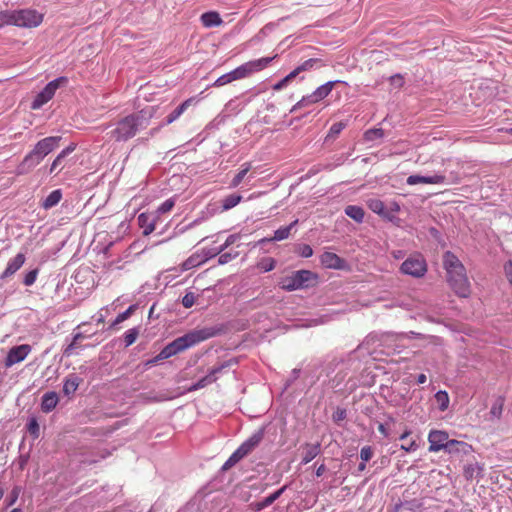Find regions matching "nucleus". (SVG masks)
I'll return each instance as SVG.
<instances>
[{"label":"nucleus","instance_id":"nucleus-1","mask_svg":"<svg viewBox=\"0 0 512 512\" xmlns=\"http://www.w3.org/2000/svg\"><path fill=\"white\" fill-rule=\"evenodd\" d=\"M443 266L447 272V281L456 295L462 298L469 297L471 293L470 282L466 275V269L457 256L450 251L445 252Z\"/></svg>","mask_w":512,"mask_h":512},{"label":"nucleus","instance_id":"nucleus-2","mask_svg":"<svg viewBox=\"0 0 512 512\" xmlns=\"http://www.w3.org/2000/svg\"><path fill=\"white\" fill-rule=\"evenodd\" d=\"M151 115L146 117L145 111L127 115L115 123V127L108 133L116 142H126L135 137L140 129L149 125Z\"/></svg>","mask_w":512,"mask_h":512},{"label":"nucleus","instance_id":"nucleus-3","mask_svg":"<svg viewBox=\"0 0 512 512\" xmlns=\"http://www.w3.org/2000/svg\"><path fill=\"white\" fill-rule=\"evenodd\" d=\"M212 336L213 333L206 329L189 332L166 345L155 357L154 361L168 359Z\"/></svg>","mask_w":512,"mask_h":512},{"label":"nucleus","instance_id":"nucleus-4","mask_svg":"<svg viewBox=\"0 0 512 512\" xmlns=\"http://www.w3.org/2000/svg\"><path fill=\"white\" fill-rule=\"evenodd\" d=\"M60 140L61 137L59 136H50L38 141L18 166L17 173H26L28 170L37 166L49 153L59 146Z\"/></svg>","mask_w":512,"mask_h":512},{"label":"nucleus","instance_id":"nucleus-5","mask_svg":"<svg viewBox=\"0 0 512 512\" xmlns=\"http://www.w3.org/2000/svg\"><path fill=\"white\" fill-rule=\"evenodd\" d=\"M317 279L318 275L310 270H298L289 276L283 277L279 285L285 291H295L313 286Z\"/></svg>","mask_w":512,"mask_h":512},{"label":"nucleus","instance_id":"nucleus-6","mask_svg":"<svg viewBox=\"0 0 512 512\" xmlns=\"http://www.w3.org/2000/svg\"><path fill=\"white\" fill-rule=\"evenodd\" d=\"M275 57H263L248 61L231 71L233 80H240L251 76L255 72L264 70Z\"/></svg>","mask_w":512,"mask_h":512},{"label":"nucleus","instance_id":"nucleus-7","mask_svg":"<svg viewBox=\"0 0 512 512\" xmlns=\"http://www.w3.org/2000/svg\"><path fill=\"white\" fill-rule=\"evenodd\" d=\"M275 57H263L248 61L231 71L233 80H240L251 76L255 72L264 70Z\"/></svg>","mask_w":512,"mask_h":512},{"label":"nucleus","instance_id":"nucleus-8","mask_svg":"<svg viewBox=\"0 0 512 512\" xmlns=\"http://www.w3.org/2000/svg\"><path fill=\"white\" fill-rule=\"evenodd\" d=\"M339 83V81H328L325 84L316 88L311 94L303 96L301 100H299L291 109V112H294L298 109L307 107L309 105L320 102L325 99L333 90L335 85Z\"/></svg>","mask_w":512,"mask_h":512},{"label":"nucleus","instance_id":"nucleus-9","mask_svg":"<svg viewBox=\"0 0 512 512\" xmlns=\"http://www.w3.org/2000/svg\"><path fill=\"white\" fill-rule=\"evenodd\" d=\"M12 12V25L25 28L39 26L43 21V15L36 10L22 9Z\"/></svg>","mask_w":512,"mask_h":512},{"label":"nucleus","instance_id":"nucleus-10","mask_svg":"<svg viewBox=\"0 0 512 512\" xmlns=\"http://www.w3.org/2000/svg\"><path fill=\"white\" fill-rule=\"evenodd\" d=\"M400 271L405 275L421 278L427 272V264L422 255L414 254L402 263Z\"/></svg>","mask_w":512,"mask_h":512},{"label":"nucleus","instance_id":"nucleus-11","mask_svg":"<svg viewBox=\"0 0 512 512\" xmlns=\"http://www.w3.org/2000/svg\"><path fill=\"white\" fill-rule=\"evenodd\" d=\"M67 82L66 77H59L51 82H49L41 92H39L33 102L31 103V109L38 110L40 109L44 104H46L48 101H50L57 89L60 87L61 84H64Z\"/></svg>","mask_w":512,"mask_h":512},{"label":"nucleus","instance_id":"nucleus-12","mask_svg":"<svg viewBox=\"0 0 512 512\" xmlns=\"http://www.w3.org/2000/svg\"><path fill=\"white\" fill-rule=\"evenodd\" d=\"M427 439L429 443L428 451L432 453H437L441 450L446 451L451 441L448 432L437 429L430 430Z\"/></svg>","mask_w":512,"mask_h":512},{"label":"nucleus","instance_id":"nucleus-13","mask_svg":"<svg viewBox=\"0 0 512 512\" xmlns=\"http://www.w3.org/2000/svg\"><path fill=\"white\" fill-rule=\"evenodd\" d=\"M31 351L32 347L29 344H21L12 347L4 359V366L6 368H10L15 364L24 361Z\"/></svg>","mask_w":512,"mask_h":512},{"label":"nucleus","instance_id":"nucleus-14","mask_svg":"<svg viewBox=\"0 0 512 512\" xmlns=\"http://www.w3.org/2000/svg\"><path fill=\"white\" fill-rule=\"evenodd\" d=\"M263 438L262 432H257L243 442L231 455L238 463L242 458L254 450Z\"/></svg>","mask_w":512,"mask_h":512},{"label":"nucleus","instance_id":"nucleus-15","mask_svg":"<svg viewBox=\"0 0 512 512\" xmlns=\"http://www.w3.org/2000/svg\"><path fill=\"white\" fill-rule=\"evenodd\" d=\"M320 262L325 268L341 270L346 267L344 259L333 252H324L320 257Z\"/></svg>","mask_w":512,"mask_h":512},{"label":"nucleus","instance_id":"nucleus-16","mask_svg":"<svg viewBox=\"0 0 512 512\" xmlns=\"http://www.w3.org/2000/svg\"><path fill=\"white\" fill-rule=\"evenodd\" d=\"M228 364H222L221 366L215 367L210 370V372L204 376L203 378L199 379L195 384L190 386L188 388V391H196L198 389H202L206 387L207 385H210L214 383L217 380V374L222 371L223 368L227 367Z\"/></svg>","mask_w":512,"mask_h":512},{"label":"nucleus","instance_id":"nucleus-17","mask_svg":"<svg viewBox=\"0 0 512 512\" xmlns=\"http://www.w3.org/2000/svg\"><path fill=\"white\" fill-rule=\"evenodd\" d=\"M408 185L416 184H444L446 182L445 175L435 174L432 176L410 175L406 180Z\"/></svg>","mask_w":512,"mask_h":512},{"label":"nucleus","instance_id":"nucleus-18","mask_svg":"<svg viewBox=\"0 0 512 512\" xmlns=\"http://www.w3.org/2000/svg\"><path fill=\"white\" fill-rule=\"evenodd\" d=\"M474 451L473 446L467 442L451 439L446 453L450 455H469Z\"/></svg>","mask_w":512,"mask_h":512},{"label":"nucleus","instance_id":"nucleus-19","mask_svg":"<svg viewBox=\"0 0 512 512\" xmlns=\"http://www.w3.org/2000/svg\"><path fill=\"white\" fill-rule=\"evenodd\" d=\"M138 225L141 229H143V235L148 236L154 230L157 222V217L150 213H141L138 218Z\"/></svg>","mask_w":512,"mask_h":512},{"label":"nucleus","instance_id":"nucleus-20","mask_svg":"<svg viewBox=\"0 0 512 512\" xmlns=\"http://www.w3.org/2000/svg\"><path fill=\"white\" fill-rule=\"evenodd\" d=\"M286 488L287 486H283L263 500L251 503L250 508L255 512L262 511L266 507L272 505L283 494Z\"/></svg>","mask_w":512,"mask_h":512},{"label":"nucleus","instance_id":"nucleus-21","mask_svg":"<svg viewBox=\"0 0 512 512\" xmlns=\"http://www.w3.org/2000/svg\"><path fill=\"white\" fill-rule=\"evenodd\" d=\"M26 257L24 253H18L14 258L10 259L3 272L2 277H10L15 274L25 263Z\"/></svg>","mask_w":512,"mask_h":512},{"label":"nucleus","instance_id":"nucleus-22","mask_svg":"<svg viewBox=\"0 0 512 512\" xmlns=\"http://www.w3.org/2000/svg\"><path fill=\"white\" fill-rule=\"evenodd\" d=\"M74 150H75L74 145H70V146L66 147L65 149H63L57 155V157L54 159V161L52 162L51 167H50V173L58 174V172H60L64 168L63 162H64L65 158L70 153H72Z\"/></svg>","mask_w":512,"mask_h":512},{"label":"nucleus","instance_id":"nucleus-23","mask_svg":"<svg viewBox=\"0 0 512 512\" xmlns=\"http://www.w3.org/2000/svg\"><path fill=\"white\" fill-rule=\"evenodd\" d=\"M59 401L56 392H47L42 397L41 410L45 413L51 412L57 406Z\"/></svg>","mask_w":512,"mask_h":512},{"label":"nucleus","instance_id":"nucleus-24","mask_svg":"<svg viewBox=\"0 0 512 512\" xmlns=\"http://www.w3.org/2000/svg\"><path fill=\"white\" fill-rule=\"evenodd\" d=\"M201 23L204 27L220 26L223 21L219 13L216 11L205 12L200 17Z\"/></svg>","mask_w":512,"mask_h":512},{"label":"nucleus","instance_id":"nucleus-25","mask_svg":"<svg viewBox=\"0 0 512 512\" xmlns=\"http://www.w3.org/2000/svg\"><path fill=\"white\" fill-rule=\"evenodd\" d=\"M209 258H210V256H206L205 258H202L201 254L194 253L181 264V270L187 271L192 268L198 267L201 264L205 263Z\"/></svg>","mask_w":512,"mask_h":512},{"label":"nucleus","instance_id":"nucleus-26","mask_svg":"<svg viewBox=\"0 0 512 512\" xmlns=\"http://www.w3.org/2000/svg\"><path fill=\"white\" fill-rule=\"evenodd\" d=\"M195 98L191 97L185 100L181 105H179L174 111H172L166 119L167 124H171L175 120H177L185 111L187 108H189L192 104H194Z\"/></svg>","mask_w":512,"mask_h":512},{"label":"nucleus","instance_id":"nucleus-27","mask_svg":"<svg viewBox=\"0 0 512 512\" xmlns=\"http://www.w3.org/2000/svg\"><path fill=\"white\" fill-rule=\"evenodd\" d=\"M367 206L374 213H376L384 218L390 219V215L385 208V204L380 199L372 198V199L367 200Z\"/></svg>","mask_w":512,"mask_h":512},{"label":"nucleus","instance_id":"nucleus-28","mask_svg":"<svg viewBox=\"0 0 512 512\" xmlns=\"http://www.w3.org/2000/svg\"><path fill=\"white\" fill-rule=\"evenodd\" d=\"M298 223V220H295L294 222H292L290 225L288 226H285V227H281L279 229H277L274 233V236L272 238H269V239H262L261 242H266V241H281V240H285L287 239L289 236H290V233H291V229L293 226H295L296 224Z\"/></svg>","mask_w":512,"mask_h":512},{"label":"nucleus","instance_id":"nucleus-29","mask_svg":"<svg viewBox=\"0 0 512 512\" xmlns=\"http://www.w3.org/2000/svg\"><path fill=\"white\" fill-rule=\"evenodd\" d=\"M62 199V192L60 189L52 191L42 202L41 206L44 209H50L56 206Z\"/></svg>","mask_w":512,"mask_h":512},{"label":"nucleus","instance_id":"nucleus-30","mask_svg":"<svg viewBox=\"0 0 512 512\" xmlns=\"http://www.w3.org/2000/svg\"><path fill=\"white\" fill-rule=\"evenodd\" d=\"M345 214L352 218L354 221L361 223L363 222L365 212L362 207L357 205H348L345 208Z\"/></svg>","mask_w":512,"mask_h":512},{"label":"nucleus","instance_id":"nucleus-31","mask_svg":"<svg viewBox=\"0 0 512 512\" xmlns=\"http://www.w3.org/2000/svg\"><path fill=\"white\" fill-rule=\"evenodd\" d=\"M320 453V444H307L303 453L302 463L308 464Z\"/></svg>","mask_w":512,"mask_h":512},{"label":"nucleus","instance_id":"nucleus-32","mask_svg":"<svg viewBox=\"0 0 512 512\" xmlns=\"http://www.w3.org/2000/svg\"><path fill=\"white\" fill-rule=\"evenodd\" d=\"M322 64V61L318 58H310L304 61L301 65L297 66L292 73L295 74V77L299 75L301 72L309 71L314 68L317 64Z\"/></svg>","mask_w":512,"mask_h":512},{"label":"nucleus","instance_id":"nucleus-33","mask_svg":"<svg viewBox=\"0 0 512 512\" xmlns=\"http://www.w3.org/2000/svg\"><path fill=\"white\" fill-rule=\"evenodd\" d=\"M482 470L483 467L479 463H469L464 466L463 475L466 480H472L475 477V474L482 472Z\"/></svg>","mask_w":512,"mask_h":512},{"label":"nucleus","instance_id":"nucleus-34","mask_svg":"<svg viewBox=\"0 0 512 512\" xmlns=\"http://www.w3.org/2000/svg\"><path fill=\"white\" fill-rule=\"evenodd\" d=\"M252 165L250 162L244 163L241 170L234 176L231 181V187L235 188L240 185L246 174L251 170Z\"/></svg>","mask_w":512,"mask_h":512},{"label":"nucleus","instance_id":"nucleus-35","mask_svg":"<svg viewBox=\"0 0 512 512\" xmlns=\"http://www.w3.org/2000/svg\"><path fill=\"white\" fill-rule=\"evenodd\" d=\"M79 378L78 377H69L65 380L64 382V385H63V392L64 394L66 395H70V394H73L78 386H79Z\"/></svg>","mask_w":512,"mask_h":512},{"label":"nucleus","instance_id":"nucleus-36","mask_svg":"<svg viewBox=\"0 0 512 512\" xmlns=\"http://www.w3.org/2000/svg\"><path fill=\"white\" fill-rule=\"evenodd\" d=\"M242 200V197L237 194H231L225 197L222 201V208L223 210H229L233 207H235L237 204L240 203Z\"/></svg>","mask_w":512,"mask_h":512},{"label":"nucleus","instance_id":"nucleus-37","mask_svg":"<svg viewBox=\"0 0 512 512\" xmlns=\"http://www.w3.org/2000/svg\"><path fill=\"white\" fill-rule=\"evenodd\" d=\"M435 399H436V402L438 403L439 405V409L441 411H445L448 409V406H449V395L446 391H438L436 394H435Z\"/></svg>","mask_w":512,"mask_h":512},{"label":"nucleus","instance_id":"nucleus-38","mask_svg":"<svg viewBox=\"0 0 512 512\" xmlns=\"http://www.w3.org/2000/svg\"><path fill=\"white\" fill-rule=\"evenodd\" d=\"M275 264L272 257H264L257 263V268L262 272H269L275 268Z\"/></svg>","mask_w":512,"mask_h":512},{"label":"nucleus","instance_id":"nucleus-39","mask_svg":"<svg viewBox=\"0 0 512 512\" xmlns=\"http://www.w3.org/2000/svg\"><path fill=\"white\" fill-rule=\"evenodd\" d=\"M135 310H136V305L129 306L126 311L120 313L115 318V320L111 324V327L113 328V327L117 326L118 324L122 323L123 321L127 320L134 313Z\"/></svg>","mask_w":512,"mask_h":512},{"label":"nucleus","instance_id":"nucleus-40","mask_svg":"<svg viewBox=\"0 0 512 512\" xmlns=\"http://www.w3.org/2000/svg\"><path fill=\"white\" fill-rule=\"evenodd\" d=\"M139 335V329L138 328H131L127 330L124 334V342L125 346H131L137 339Z\"/></svg>","mask_w":512,"mask_h":512},{"label":"nucleus","instance_id":"nucleus-41","mask_svg":"<svg viewBox=\"0 0 512 512\" xmlns=\"http://www.w3.org/2000/svg\"><path fill=\"white\" fill-rule=\"evenodd\" d=\"M384 131L381 128L369 129L364 133V138L367 141H374L375 139L382 138Z\"/></svg>","mask_w":512,"mask_h":512},{"label":"nucleus","instance_id":"nucleus-42","mask_svg":"<svg viewBox=\"0 0 512 512\" xmlns=\"http://www.w3.org/2000/svg\"><path fill=\"white\" fill-rule=\"evenodd\" d=\"M233 81L234 80H233V77H232V74L230 71L229 73H226V74L220 76L219 78H217L216 81L212 84V86L213 87H221V86L229 84Z\"/></svg>","mask_w":512,"mask_h":512},{"label":"nucleus","instance_id":"nucleus-43","mask_svg":"<svg viewBox=\"0 0 512 512\" xmlns=\"http://www.w3.org/2000/svg\"><path fill=\"white\" fill-rule=\"evenodd\" d=\"M20 493H21V488L19 486H15L11 490L9 496L6 498L7 507L14 505V503L19 498Z\"/></svg>","mask_w":512,"mask_h":512},{"label":"nucleus","instance_id":"nucleus-44","mask_svg":"<svg viewBox=\"0 0 512 512\" xmlns=\"http://www.w3.org/2000/svg\"><path fill=\"white\" fill-rule=\"evenodd\" d=\"M296 252L303 258H309L313 255V249L308 244L298 245Z\"/></svg>","mask_w":512,"mask_h":512},{"label":"nucleus","instance_id":"nucleus-45","mask_svg":"<svg viewBox=\"0 0 512 512\" xmlns=\"http://www.w3.org/2000/svg\"><path fill=\"white\" fill-rule=\"evenodd\" d=\"M295 77V74L290 72L286 77H284L282 80H280L279 82H277L274 86H273V89L276 90V91H279L281 89H283L284 87H286Z\"/></svg>","mask_w":512,"mask_h":512},{"label":"nucleus","instance_id":"nucleus-46","mask_svg":"<svg viewBox=\"0 0 512 512\" xmlns=\"http://www.w3.org/2000/svg\"><path fill=\"white\" fill-rule=\"evenodd\" d=\"M346 124L343 122L334 123L328 132L327 137H336L345 128Z\"/></svg>","mask_w":512,"mask_h":512},{"label":"nucleus","instance_id":"nucleus-47","mask_svg":"<svg viewBox=\"0 0 512 512\" xmlns=\"http://www.w3.org/2000/svg\"><path fill=\"white\" fill-rule=\"evenodd\" d=\"M37 275H38V269H34V270H31L28 273H26V275L24 276V280H23L24 285H26V286L33 285L37 279Z\"/></svg>","mask_w":512,"mask_h":512},{"label":"nucleus","instance_id":"nucleus-48","mask_svg":"<svg viewBox=\"0 0 512 512\" xmlns=\"http://www.w3.org/2000/svg\"><path fill=\"white\" fill-rule=\"evenodd\" d=\"M5 25H12V12L11 11H1L0 12V28Z\"/></svg>","mask_w":512,"mask_h":512},{"label":"nucleus","instance_id":"nucleus-49","mask_svg":"<svg viewBox=\"0 0 512 512\" xmlns=\"http://www.w3.org/2000/svg\"><path fill=\"white\" fill-rule=\"evenodd\" d=\"M373 449L370 446H364L362 447L360 451V458L362 461L367 462L373 457Z\"/></svg>","mask_w":512,"mask_h":512},{"label":"nucleus","instance_id":"nucleus-50","mask_svg":"<svg viewBox=\"0 0 512 512\" xmlns=\"http://www.w3.org/2000/svg\"><path fill=\"white\" fill-rule=\"evenodd\" d=\"M401 506L408 511H416L422 507V504L418 501H405L401 503Z\"/></svg>","mask_w":512,"mask_h":512},{"label":"nucleus","instance_id":"nucleus-51","mask_svg":"<svg viewBox=\"0 0 512 512\" xmlns=\"http://www.w3.org/2000/svg\"><path fill=\"white\" fill-rule=\"evenodd\" d=\"M195 295L192 292L186 293L184 297L182 298V304L185 308H190L195 303Z\"/></svg>","mask_w":512,"mask_h":512},{"label":"nucleus","instance_id":"nucleus-52","mask_svg":"<svg viewBox=\"0 0 512 512\" xmlns=\"http://www.w3.org/2000/svg\"><path fill=\"white\" fill-rule=\"evenodd\" d=\"M28 431L31 435L34 436V438H38L39 436V425L36 421V419H31L28 424Z\"/></svg>","mask_w":512,"mask_h":512},{"label":"nucleus","instance_id":"nucleus-53","mask_svg":"<svg viewBox=\"0 0 512 512\" xmlns=\"http://www.w3.org/2000/svg\"><path fill=\"white\" fill-rule=\"evenodd\" d=\"M175 205V202L172 200V199H168L166 200L165 202H163L159 208H158V212L159 213H166V212H169L170 210H172V208L174 207Z\"/></svg>","mask_w":512,"mask_h":512},{"label":"nucleus","instance_id":"nucleus-54","mask_svg":"<svg viewBox=\"0 0 512 512\" xmlns=\"http://www.w3.org/2000/svg\"><path fill=\"white\" fill-rule=\"evenodd\" d=\"M418 445L415 440H410L401 445V449L405 452H412L417 450Z\"/></svg>","mask_w":512,"mask_h":512},{"label":"nucleus","instance_id":"nucleus-55","mask_svg":"<svg viewBox=\"0 0 512 512\" xmlns=\"http://www.w3.org/2000/svg\"><path fill=\"white\" fill-rule=\"evenodd\" d=\"M237 254H231V253H220V256L218 258V263L223 265L228 262H230L233 258H235Z\"/></svg>","mask_w":512,"mask_h":512},{"label":"nucleus","instance_id":"nucleus-56","mask_svg":"<svg viewBox=\"0 0 512 512\" xmlns=\"http://www.w3.org/2000/svg\"><path fill=\"white\" fill-rule=\"evenodd\" d=\"M504 270L508 281L510 282V284H512V261H508L505 264Z\"/></svg>","mask_w":512,"mask_h":512},{"label":"nucleus","instance_id":"nucleus-57","mask_svg":"<svg viewBox=\"0 0 512 512\" xmlns=\"http://www.w3.org/2000/svg\"><path fill=\"white\" fill-rule=\"evenodd\" d=\"M390 81H391L392 84H394V85H396L398 87H402L403 84H404L403 77L400 74L393 75L390 78Z\"/></svg>","mask_w":512,"mask_h":512},{"label":"nucleus","instance_id":"nucleus-58","mask_svg":"<svg viewBox=\"0 0 512 512\" xmlns=\"http://www.w3.org/2000/svg\"><path fill=\"white\" fill-rule=\"evenodd\" d=\"M78 348V342L77 340L73 339L72 342L66 347L64 350V354L71 355L75 349Z\"/></svg>","mask_w":512,"mask_h":512},{"label":"nucleus","instance_id":"nucleus-59","mask_svg":"<svg viewBox=\"0 0 512 512\" xmlns=\"http://www.w3.org/2000/svg\"><path fill=\"white\" fill-rule=\"evenodd\" d=\"M239 235L238 234H232V235H229L225 241V246H231L232 244H234L238 239H239Z\"/></svg>","mask_w":512,"mask_h":512},{"label":"nucleus","instance_id":"nucleus-60","mask_svg":"<svg viewBox=\"0 0 512 512\" xmlns=\"http://www.w3.org/2000/svg\"><path fill=\"white\" fill-rule=\"evenodd\" d=\"M397 213L400 211V205L396 201H392L389 204L387 212Z\"/></svg>","mask_w":512,"mask_h":512},{"label":"nucleus","instance_id":"nucleus-61","mask_svg":"<svg viewBox=\"0 0 512 512\" xmlns=\"http://www.w3.org/2000/svg\"><path fill=\"white\" fill-rule=\"evenodd\" d=\"M236 463H237L236 460L233 457L230 456L228 458V460L224 463L222 468H223V470H228L231 467H233Z\"/></svg>","mask_w":512,"mask_h":512},{"label":"nucleus","instance_id":"nucleus-62","mask_svg":"<svg viewBox=\"0 0 512 512\" xmlns=\"http://www.w3.org/2000/svg\"><path fill=\"white\" fill-rule=\"evenodd\" d=\"M501 412H502V404H500V406L498 408L496 406H493L491 408V414L497 416L498 418L501 416Z\"/></svg>","mask_w":512,"mask_h":512},{"label":"nucleus","instance_id":"nucleus-63","mask_svg":"<svg viewBox=\"0 0 512 512\" xmlns=\"http://www.w3.org/2000/svg\"><path fill=\"white\" fill-rule=\"evenodd\" d=\"M228 247H229V246H225V243H224V244H222V245L219 247V249L214 250V252L210 255V258H212V257H214V256H216V255H218V254H220V253H222V252H223L226 248H228Z\"/></svg>","mask_w":512,"mask_h":512},{"label":"nucleus","instance_id":"nucleus-64","mask_svg":"<svg viewBox=\"0 0 512 512\" xmlns=\"http://www.w3.org/2000/svg\"><path fill=\"white\" fill-rule=\"evenodd\" d=\"M378 431L384 436V437H387L388 436V430L387 428L385 427L384 424L380 423L378 425Z\"/></svg>","mask_w":512,"mask_h":512}]
</instances>
